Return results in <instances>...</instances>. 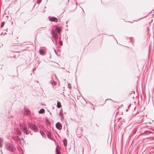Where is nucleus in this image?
I'll list each match as a JSON object with an SVG mask.
<instances>
[{
  "label": "nucleus",
  "mask_w": 154,
  "mask_h": 154,
  "mask_svg": "<svg viewBox=\"0 0 154 154\" xmlns=\"http://www.w3.org/2000/svg\"><path fill=\"white\" fill-rule=\"evenodd\" d=\"M30 128L35 132H36L37 130V127L34 125H31L29 126Z\"/></svg>",
  "instance_id": "1"
},
{
  "label": "nucleus",
  "mask_w": 154,
  "mask_h": 154,
  "mask_svg": "<svg viewBox=\"0 0 154 154\" xmlns=\"http://www.w3.org/2000/svg\"><path fill=\"white\" fill-rule=\"evenodd\" d=\"M52 34L53 37L56 39H57L58 37V34L56 33L54 30H52Z\"/></svg>",
  "instance_id": "2"
},
{
  "label": "nucleus",
  "mask_w": 154,
  "mask_h": 154,
  "mask_svg": "<svg viewBox=\"0 0 154 154\" xmlns=\"http://www.w3.org/2000/svg\"><path fill=\"white\" fill-rule=\"evenodd\" d=\"M20 128L21 129L23 130V131L26 134H29V133L27 132V129L26 127L24 126L23 127V126H21Z\"/></svg>",
  "instance_id": "3"
},
{
  "label": "nucleus",
  "mask_w": 154,
  "mask_h": 154,
  "mask_svg": "<svg viewBox=\"0 0 154 154\" xmlns=\"http://www.w3.org/2000/svg\"><path fill=\"white\" fill-rule=\"evenodd\" d=\"M56 128L59 130L61 129L62 127L61 124L59 122L56 123Z\"/></svg>",
  "instance_id": "4"
},
{
  "label": "nucleus",
  "mask_w": 154,
  "mask_h": 154,
  "mask_svg": "<svg viewBox=\"0 0 154 154\" xmlns=\"http://www.w3.org/2000/svg\"><path fill=\"white\" fill-rule=\"evenodd\" d=\"M60 147L59 146H57L56 149L57 154H60Z\"/></svg>",
  "instance_id": "5"
},
{
  "label": "nucleus",
  "mask_w": 154,
  "mask_h": 154,
  "mask_svg": "<svg viewBox=\"0 0 154 154\" xmlns=\"http://www.w3.org/2000/svg\"><path fill=\"white\" fill-rule=\"evenodd\" d=\"M49 20L51 21H54L55 22H57L58 20L56 18L54 17L50 18Z\"/></svg>",
  "instance_id": "6"
},
{
  "label": "nucleus",
  "mask_w": 154,
  "mask_h": 154,
  "mask_svg": "<svg viewBox=\"0 0 154 154\" xmlns=\"http://www.w3.org/2000/svg\"><path fill=\"white\" fill-rule=\"evenodd\" d=\"M7 148L8 150L11 151H13V146L12 145H8L7 146Z\"/></svg>",
  "instance_id": "7"
},
{
  "label": "nucleus",
  "mask_w": 154,
  "mask_h": 154,
  "mask_svg": "<svg viewBox=\"0 0 154 154\" xmlns=\"http://www.w3.org/2000/svg\"><path fill=\"white\" fill-rule=\"evenodd\" d=\"M39 53L41 55H44L45 54V51L43 49H41L39 50Z\"/></svg>",
  "instance_id": "8"
},
{
  "label": "nucleus",
  "mask_w": 154,
  "mask_h": 154,
  "mask_svg": "<svg viewBox=\"0 0 154 154\" xmlns=\"http://www.w3.org/2000/svg\"><path fill=\"white\" fill-rule=\"evenodd\" d=\"M24 113L26 115H28L30 114V112L29 111L27 110L26 111H25Z\"/></svg>",
  "instance_id": "9"
},
{
  "label": "nucleus",
  "mask_w": 154,
  "mask_h": 154,
  "mask_svg": "<svg viewBox=\"0 0 154 154\" xmlns=\"http://www.w3.org/2000/svg\"><path fill=\"white\" fill-rule=\"evenodd\" d=\"M55 30L57 32L59 33L61 31V30L60 28L56 27L55 29Z\"/></svg>",
  "instance_id": "10"
},
{
  "label": "nucleus",
  "mask_w": 154,
  "mask_h": 154,
  "mask_svg": "<svg viewBox=\"0 0 154 154\" xmlns=\"http://www.w3.org/2000/svg\"><path fill=\"white\" fill-rule=\"evenodd\" d=\"M57 107L58 108H60L61 106V103L60 102H58L57 103Z\"/></svg>",
  "instance_id": "11"
},
{
  "label": "nucleus",
  "mask_w": 154,
  "mask_h": 154,
  "mask_svg": "<svg viewBox=\"0 0 154 154\" xmlns=\"http://www.w3.org/2000/svg\"><path fill=\"white\" fill-rule=\"evenodd\" d=\"M45 112V110L44 109H41L40 110L39 113H43Z\"/></svg>",
  "instance_id": "12"
},
{
  "label": "nucleus",
  "mask_w": 154,
  "mask_h": 154,
  "mask_svg": "<svg viewBox=\"0 0 154 154\" xmlns=\"http://www.w3.org/2000/svg\"><path fill=\"white\" fill-rule=\"evenodd\" d=\"M3 144L2 140L1 138H0V147H2Z\"/></svg>",
  "instance_id": "13"
},
{
  "label": "nucleus",
  "mask_w": 154,
  "mask_h": 154,
  "mask_svg": "<svg viewBox=\"0 0 154 154\" xmlns=\"http://www.w3.org/2000/svg\"><path fill=\"white\" fill-rule=\"evenodd\" d=\"M59 115L60 116H61V120H63V113L61 112H60L59 113Z\"/></svg>",
  "instance_id": "14"
},
{
  "label": "nucleus",
  "mask_w": 154,
  "mask_h": 154,
  "mask_svg": "<svg viewBox=\"0 0 154 154\" xmlns=\"http://www.w3.org/2000/svg\"><path fill=\"white\" fill-rule=\"evenodd\" d=\"M16 131L17 132V134L18 135H20L21 134L20 132V131L17 129L16 130Z\"/></svg>",
  "instance_id": "15"
},
{
  "label": "nucleus",
  "mask_w": 154,
  "mask_h": 154,
  "mask_svg": "<svg viewBox=\"0 0 154 154\" xmlns=\"http://www.w3.org/2000/svg\"><path fill=\"white\" fill-rule=\"evenodd\" d=\"M5 24V22H3L2 23L1 25V27L2 28L4 25Z\"/></svg>",
  "instance_id": "16"
},
{
  "label": "nucleus",
  "mask_w": 154,
  "mask_h": 154,
  "mask_svg": "<svg viewBox=\"0 0 154 154\" xmlns=\"http://www.w3.org/2000/svg\"><path fill=\"white\" fill-rule=\"evenodd\" d=\"M59 43L61 45H63V42L61 41H60Z\"/></svg>",
  "instance_id": "17"
},
{
  "label": "nucleus",
  "mask_w": 154,
  "mask_h": 154,
  "mask_svg": "<svg viewBox=\"0 0 154 154\" xmlns=\"http://www.w3.org/2000/svg\"><path fill=\"white\" fill-rule=\"evenodd\" d=\"M48 138H50V137H51V136H50V134H48Z\"/></svg>",
  "instance_id": "18"
},
{
  "label": "nucleus",
  "mask_w": 154,
  "mask_h": 154,
  "mask_svg": "<svg viewBox=\"0 0 154 154\" xmlns=\"http://www.w3.org/2000/svg\"><path fill=\"white\" fill-rule=\"evenodd\" d=\"M64 141H65V140H64V145H66V144H65L66 142H64Z\"/></svg>",
  "instance_id": "19"
},
{
  "label": "nucleus",
  "mask_w": 154,
  "mask_h": 154,
  "mask_svg": "<svg viewBox=\"0 0 154 154\" xmlns=\"http://www.w3.org/2000/svg\"><path fill=\"white\" fill-rule=\"evenodd\" d=\"M64 141H65V140H64V145H66V144H65L66 142H64Z\"/></svg>",
  "instance_id": "20"
},
{
  "label": "nucleus",
  "mask_w": 154,
  "mask_h": 154,
  "mask_svg": "<svg viewBox=\"0 0 154 154\" xmlns=\"http://www.w3.org/2000/svg\"><path fill=\"white\" fill-rule=\"evenodd\" d=\"M40 1H38V3H39L40 2H39Z\"/></svg>",
  "instance_id": "21"
},
{
  "label": "nucleus",
  "mask_w": 154,
  "mask_h": 154,
  "mask_svg": "<svg viewBox=\"0 0 154 154\" xmlns=\"http://www.w3.org/2000/svg\"><path fill=\"white\" fill-rule=\"evenodd\" d=\"M109 100H110V101H111V99H109Z\"/></svg>",
  "instance_id": "22"
}]
</instances>
